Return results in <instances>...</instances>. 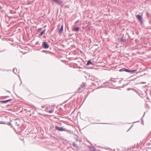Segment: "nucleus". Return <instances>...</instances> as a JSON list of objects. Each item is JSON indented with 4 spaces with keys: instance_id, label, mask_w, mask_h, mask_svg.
I'll return each instance as SVG.
<instances>
[{
    "instance_id": "obj_10",
    "label": "nucleus",
    "mask_w": 151,
    "mask_h": 151,
    "mask_svg": "<svg viewBox=\"0 0 151 151\" xmlns=\"http://www.w3.org/2000/svg\"><path fill=\"white\" fill-rule=\"evenodd\" d=\"M63 25L60 27V29H59V30L58 32L59 33H60L62 32L63 31Z\"/></svg>"
},
{
    "instance_id": "obj_7",
    "label": "nucleus",
    "mask_w": 151,
    "mask_h": 151,
    "mask_svg": "<svg viewBox=\"0 0 151 151\" xmlns=\"http://www.w3.org/2000/svg\"><path fill=\"white\" fill-rule=\"evenodd\" d=\"M73 58V57H71L69 58H67L66 60H62V62L64 63H66L69 62V60H71V59Z\"/></svg>"
},
{
    "instance_id": "obj_6",
    "label": "nucleus",
    "mask_w": 151,
    "mask_h": 151,
    "mask_svg": "<svg viewBox=\"0 0 151 151\" xmlns=\"http://www.w3.org/2000/svg\"><path fill=\"white\" fill-rule=\"evenodd\" d=\"M117 78L114 79L113 78H111L110 79V81L111 82V83L113 84H114L115 85V83L117 82Z\"/></svg>"
},
{
    "instance_id": "obj_3",
    "label": "nucleus",
    "mask_w": 151,
    "mask_h": 151,
    "mask_svg": "<svg viewBox=\"0 0 151 151\" xmlns=\"http://www.w3.org/2000/svg\"><path fill=\"white\" fill-rule=\"evenodd\" d=\"M52 2L54 3H56L58 4L61 6L62 7L63 6V1L61 0H52Z\"/></svg>"
},
{
    "instance_id": "obj_9",
    "label": "nucleus",
    "mask_w": 151,
    "mask_h": 151,
    "mask_svg": "<svg viewBox=\"0 0 151 151\" xmlns=\"http://www.w3.org/2000/svg\"><path fill=\"white\" fill-rule=\"evenodd\" d=\"M80 29V28L78 27H76L73 28L72 30L74 31L78 32L79 30Z\"/></svg>"
},
{
    "instance_id": "obj_39",
    "label": "nucleus",
    "mask_w": 151,
    "mask_h": 151,
    "mask_svg": "<svg viewBox=\"0 0 151 151\" xmlns=\"http://www.w3.org/2000/svg\"><path fill=\"white\" fill-rule=\"evenodd\" d=\"M11 126V127H12L13 128H14V127H13V126H12H12Z\"/></svg>"
},
{
    "instance_id": "obj_4",
    "label": "nucleus",
    "mask_w": 151,
    "mask_h": 151,
    "mask_svg": "<svg viewBox=\"0 0 151 151\" xmlns=\"http://www.w3.org/2000/svg\"><path fill=\"white\" fill-rule=\"evenodd\" d=\"M136 17L138 19L139 21L141 23H143L142 19L143 17H142L140 15L138 14L136 15Z\"/></svg>"
},
{
    "instance_id": "obj_28",
    "label": "nucleus",
    "mask_w": 151,
    "mask_h": 151,
    "mask_svg": "<svg viewBox=\"0 0 151 151\" xmlns=\"http://www.w3.org/2000/svg\"><path fill=\"white\" fill-rule=\"evenodd\" d=\"M10 13L12 14H14L15 13H14L13 12V11L12 10H11L10 12Z\"/></svg>"
},
{
    "instance_id": "obj_5",
    "label": "nucleus",
    "mask_w": 151,
    "mask_h": 151,
    "mask_svg": "<svg viewBox=\"0 0 151 151\" xmlns=\"http://www.w3.org/2000/svg\"><path fill=\"white\" fill-rule=\"evenodd\" d=\"M55 129L59 131H64V129L63 127H59L57 126L55 127Z\"/></svg>"
},
{
    "instance_id": "obj_14",
    "label": "nucleus",
    "mask_w": 151,
    "mask_h": 151,
    "mask_svg": "<svg viewBox=\"0 0 151 151\" xmlns=\"http://www.w3.org/2000/svg\"><path fill=\"white\" fill-rule=\"evenodd\" d=\"M46 31V29H45L43 30L42 31L39 35L40 37L42 36L43 35L45 32Z\"/></svg>"
},
{
    "instance_id": "obj_34",
    "label": "nucleus",
    "mask_w": 151,
    "mask_h": 151,
    "mask_svg": "<svg viewBox=\"0 0 151 151\" xmlns=\"http://www.w3.org/2000/svg\"><path fill=\"white\" fill-rule=\"evenodd\" d=\"M9 96H5V98H6L7 97H8Z\"/></svg>"
},
{
    "instance_id": "obj_21",
    "label": "nucleus",
    "mask_w": 151,
    "mask_h": 151,
    "mask_svg": "<svg viewBox=\"0 0 151 151\" xmlns=\"http://www.w3.org/2000/svg\"><path fill=\"white\" fill-rule=\"evenodd\" d=\"M137 71V70H130V73H134L136 72Z\"/></svg>"
},
{
    "instance_id": "obj_44",
    "label": "nucleus",
    "mask_w": 151,
    "mask_h": 151,
    "mask_svg": "<svg viewBox=\"0 0 151 151\" xmlns=\"http://www.w3.org/2000/svg\"><path fill=\"white\" fill-rule=\"evenodd\" d=\"M77 57H76V58H75V59H78V58H77Z\"/></svg>"
},
{
    "instance_id": "obj_32",
    "label": "nucleus",
    "mask_w": 151,
    "mask_h": 151,
    "mask_svg": "<svg viewBox=\"0 0 151 151\" xmlns=\"http://www.w3.org/2000/svg\"><path fill=\"white\" fill-rule=\"evenodd\" d=\"M81 88H82L81 87H80L78 89L79 90H81Z\"/></svg>"
},
{
    "instance_id": "obj_27",
    "label": "nucleus",
    "mask_w": 151,
    "mask_h": 151,
    "mask_svg": "<svg viewBox=\"0 0 151 151\" xmlns=\"http://www.w3.org/2000/svg\"><path fill=\"white\" fill-rule=\"evenodd\" d=\"M0 70H1V71H9V70H2V69H1V68H0Z\"/></svg>"
},
{
    "instance_id": "obj_24",
    "label": "nucleus",
    "mask_w": 151,
    "mask_h": 151,
    "mask_svg": "<svg viewBox=\"0 0 151 151\" xmlns=\"http://www.w3.org/2000/svg\"><path fill=\"white\" fill-rule=\"evenodd\" d=\"M53 112V110H50L49 111V112L50 113H52Z\"/></svg>"
},
{
    "instance_id": "obj_15",
    "label": "nucleus",
    "mask_w": 151,
    "mask_h": 151,
    "mask_svg": "<svg viewBox=\"0 0 151 151\" xmlns=\"http://www.w3.org/2000/svg\"><path fill=\"white\" fill-rule=\"evenodd\" d=\"M89 148H90L91 151H95L96 150V149L94 147H91L90 146Z\"/></svg>"
},
{
    "instance_id": "obj_40",
    "label": "nucleus",
    "mask_w": 151,
    "mask_h": 151,
    "mask_svg": "<svg viewBox=\"0 0 151 151\" xmlns=\"http://www.w3.org/2000/svg\"><path fill=\"white\" fill-rule=\"evenodd\" d=\"M8 91V92H9V93H10V91Z\"/></svg>"
},
{
    "instance_id": "obj_43",
    "label": "nucleus",
    "mask_w": 151,
    "mask_h": 151,
    "mask_svg": "<svg viewBox=\"0 0 151 151\" xmlns=\"http://www.w3.org/2000/svg\"><path fill=\"white\" fill-rule=\"evenodd\" d=\"M59 26L60 27V25H59V24H58V27H59Z\"/></svg>"
},
{
    "instance_id": "obj_25",
    "label": "nucleus",
    "mask_w": 151,
    "mask_h": 151,
    "mask_svg": "<svg viewBox=\"0 0 151 151\" xmlns=\"http://www.w3.org/2000/svg\"><path fill=\"white\" fill-rule=\"evenodd\" d=\"M85 86V85H84V83H83V84L81 85V88H83V87H84Z\"/></svg>"
},
{
    "instance_id": "obj_33",
    "label": "nucleus",
    "mask_w": 151,
    "mask_h": 151,
    "mask_svg": "<svg viewBox=\"0 0 151 151\" xmlns=\"http://www.w3.org/2000/svg\"><path fill=\"white\" fill-rule=\"evenodd\" d=\"M3 101L0 100V103H3Z\"/></svg>"
},
{
    "instance_id": "obj_41",
    "label": "nucleus",
    "mask_w": 151,
    "mask_h": 151,
    "mask_svg": "<svg viewBox=\"0 0 151 151\" xmlns=\"http://www.w3.org/2000/svg\"><path fill=\"white\" fill-rule=\"evenodd\" d=\"M95 151H99V150H96H96H95Z\"/></svg>"
},
{
    "instance_id": "obj_1",
    "label": "nucleus",
    "mask_w": 151,
    "mask_h": 151,
    "mask_svg": "<svg viewBox=\"0 0 151 151\" xmlns=\"http://www.w3.org/2000/svg\"><path fill=\"white\" fill-rule=\"evenodd\" d=\"M110 80L107 82H105L103 83V85H105L106 86L104 87V86H103V87H108L109 88H111L112 87V86L113 85L115 86V85H114V84H113L111 82H110Z\"/></svg>"
},
{
    "instance_id": "obj_31",
    "label": "nucleus",
    "mask_w": 151,
    "mask_h": 151,
    "mask_svg": "<svg viewBox=\"0 0 151 151\" xmlns=\"http://www.w3.org/2000/svg\"><path fill=\"white\" fill-rule=\"evenodd\" d=\"M137 78H134L133 80H132L131 81H134Z\"/></svg>"
},
{
    "instance_id": "obj_16",
    "label": "nucleus",
    "mask_w": 151,
    "mask_h": 151,
    "mask_svg": "<svg viewBox=\"0 0 151 151\" xmlns=\"http://www.w3.org/2000/svg\"><path fill=\"white\" fill-rule=\"evenodd\" d=\"M117 81V83H121V82L122 81V80L120 79H118V78L117 79H116Z\"/></svg>"
},
{
    "instance_id": "obj_38",
    "label": "nucleus",
    "mask_w": 151,
    "mask_h": 151,
    "mask_svg": "<svg viewBox=\"0 0 151 151\" xmlns=\"http://www.w3.org/2000/svg\"><path fill=\"white\" fill-rule=\"evenodd\" d=\"M19 78H20V80L21 81V79H20V76H19Z\"/></svg>"
},
{
    "instance_id": "obj_37",
    "label": "nucleus",
    "mask_w": 151,
    "mask_h": 151,
    "mask_svg": "<svg viewBox=\"0 0 151 151\" xmlns=\"http://www.w3.org/2000/svg\"><path fill=\"white\" fill-rule=\"evenodd\" d=\"M78 20H77V21L76 22V23H77L78 22Z\"/></svg>"
},
{
    "instance_id": "obj_18",
    "label": "nucleus",
    "mask_w": 151,
    "mask_h": 151,
    "mask_svg": "<svg viewBox=\"0 0 151 151\" xmlns=\"http://www.w3.org/2000/svg\"><path fill=\"white\" fill-rule=\"evenodd\" d=\"M0 124H6V123L4 121H0Z\"/></svg>"
},
{
    "instance_id": "obj_23",
    "label": "nucleus",
    "mask_w": 151,
    "mask_h": 151,
    "mask_svg": "<svg viewBox=\"0 0 151 151\" xmlns=\"http://www.w3.org/2000/svg\"><path fill=\"white\" fill-rule=\"evenodd\" d=\"M6 124H7L9 125H11V126H12V123H11V122H6Z\"/></svg>"
},
{
    "instance_id": "obj_17",
    "label": "nucleus",
    "mask_w": 151,
    "mask_h": 151,
    "mask_svg": "<svg viewBox=\"0 0 151 151\" xmlns=\"http://www.w3.org/2000/svg\"><path fill=\"white\" fill-rule=\"evenodd\" d=\"M125 68H122L119 69V71L120 72L125 71Z\"/></svg>"
},
{
    "instance_id": "obj_30",
    "label": "nucleus",
    "mask_w": 151,
    "mask_h": 151,
    "mask_svg": "<svg viewBox=\"0 0 151 151\" xmlns=\"http://www.w3.org/2000/svg\"><path fill=\"white\" fill-rule=\"evenodd\" d=\"M75 139H76V140L77 142H78V139L77 138H76Z\"/></svg>"
},
{
    "instance_id": "obj_2",
    "label": "nucleus",
    "mask_w": 151,
    "mask_h": 151,
    "mask_svg": "<svg viewBox=\"0 0 151 151\" xmlns=\"http://www.w3.org/2000/svg\"><path fill=\"white\" fill-rule=\"evenodd\" d=\"M42 47L44 48L47 49L49 47V45L46 42H43L42 44Z\"/></svg>"
},
{
    "instance_id": "obj_26",
    "label": "nucleus",
    "mask_w": 151,
    "mask_h": 151,
    "mask_svg": "<svg viewBox=\"0 0 151 151\" xmlns=\"http://www.w3.org/2000/svg\"><path fill=\"white\" fill-rule=\"evenodd\" d=\"M73 35V34H71L70 33H69V34H68V36H69V37H70L72 36Z\"/></svg>"
},
{
    "instance_id": "obj_42",
    "label": "nucleus",
    "mask_w": 151,
    "mask_h": 151,
    "mask_svg": "<svg viewBox=\"0 0 151 151\" xmlns=\"http://www.w3.org/2000/svg\"><path fill=\"white\" fill-rule=\"evenodd\" d=\"M44 107H45L44 106H42V108H44Z\"/></svg>"
},
{
    "instance_id": "obj_8",
    "label": "nucleus",
    "mask_w": 151,
    "mask_h": 151,
    "mask_svg": "<svg viewBox=\"0 0 151 151\" xmlns=\"http://www.w3.org/2000/svg\"><path fill=\"white\" fill-rule=\"evenodd\" d=\"M94 64L93 63H92L91 61V60H89L88 61L87 63L86 64V65L87 66H88L90 65H93Z\"/></svg>"
},
{
    "instance_id": "obj_20",
    "label": "nucleus",
    "mask_w": 151,
    "mask_h": 151,
    "mask_svg": "<svg viewBox=\"0 0 151 151\" xmlns=\"http://www.w3.org/2000/svg\"><path fill=\"white\" fill-rule=\"evenodd\" d=\"M16 69V71L18 73L19 72H17V68H14V69H13V72L14 73H15V74H17V73L16 72V71H15V70Z\"/></svg>"
},
{
    "instance_id": "obj_13",
    "label": "nucleus",
    "mask_w": 151,
    "mask_h": 151,
    "mask_svg": "<svg viewBox=\"0 0 151 151\" xmlns=\"http://www.w3.org/2000/svg\"><path fill=\"white\" fill-rule=\"evenodd\" d=\"M12 99H10L6 100H3V103H6L9 101H12Z\"/></svg>"
},
{
    "instance_id": "obj_36",
    "label": "nucleus",
    "mask_w": 151,
    "mask_h": 151,
    "mask_svg": "<svg viewBox=\"0 0 151 151\" xmlns=\"http://www.w3.org/2000/svg\"><path fill=\"white\" fill-rule=\"evenodd\" d=\"M132 127V126L130 127V128L129 129H128V130H127V131H128L129 130V129L131 128V127Z\"/></svg>"
},
{
    "instance_id": "obj_45",
    "label": "nucleus",
    "mask_w": 151,
    "mask_h": 151,
    "mask_svg": "<svg viewBox=\"0 0 151 151\" xmlns=\"http://www.w3.org/2000/svg\"><path fill=\"white\" fill-rule=\"evenodd\" d=\"M139 122V121H138L137 122Z\"/></svg>"
},
{
    "instance_id": "obj_12",
    "label": "nucleus",
    "mask_w": 151,
    "mask_h": 151,
    "mask_svg": "<svg viewBox=\"0 0 151 151\" xmlns=\"http://www.w3.org/2000/svg\"><path fill=\"white\" fill-rule=\"evenodd\" d=\"M73 145L74 147H76V148L78 149V146L77 145V144H76L75 142H73Z\"/></svg>"
},
{
    "instance_id": "obj_19",
    "label": "nucleus",
    "mask_w": 151,
    "mask_h": 151,
    "mask_svg": "<svg viewBox=\"0 0 151 151\" xmlns=\"http://www.w3.org/2000/svg\"><path fill=\"white\" fill-rule=\"evenodd\" d=\"M125 71L128 73H130V70L128 69L125 68Z\"/></svg>"
},
{
    "instance_id": "obj_46",
    "label": "nucleus",
    "mask_w": 151,
    "mask_h": 151,
    "mask_svg": "<svg viewBox=\"0 0 151 151\" xmlns=\"http://www.w3.org/2000/svg\"><path fill=\"white\" fill-rule=\"evenodd\" d=\"M14 130L15 131V130H16L15 129V128H14Z\"/></svg>"
},
{
    "instance_id": "obj_22",
    "label": "nucleus",
    "mask_w": 151,
    "mask_h": 151,
    "mask_svg": "<svg viewBox=\"0 0 151 151\" xmlns=\"http://www.w3.org/2000/svg\"><path fill=\"white\" fill-rule=\"evenodd\" d=\"M42 30V28H38L37 29V31L38 32H40Z\"/></svg>"
},
{
    "instance_id": "obj_35",
    "label": "nucleus",
    "mask_w": 151,
    "mask_h": 151,
    "mask_svg": "<svg viewBox=\"0 0 151 151\" xmlns=\"http://www.w3.org/2000/svg\"><path fill=\"white\" fill-rule=\"evenodd\" d=\"M130 90V88H128V90Z\"/></svg>"
},
{
    "instance_id": "obj_29",
    "label": "nucleus",
    "mask_w": 151,
    "mask_h": 151,
    "mask_svg": "<svg viewBox=\"0 0 151 151\" xmlns=\"http://www.w3.org/2000/svg\"><path fill=\"white\" fill-rule=\"evenodd\" d=\"M145 113H144V115H143V117H142V118H141V120H142L143 121V117L144 116V115H145Z\"/></svg>"
},
{
    "instance_id": "obj_11",
    "label": "nucleus",
    "mask_w": 151,
    "mask_h": 151,
    "mask_svg": "<svg viewBox=\"0 0 151 151\" xmlns=\"http://www.w3.org/2000/svg\"><path fill=\"white\" fill-rule=\"evenodd\" d=\"M126 39H123L122 37L120 40V42H126Z\"/></svg>"
}]
</instances>
